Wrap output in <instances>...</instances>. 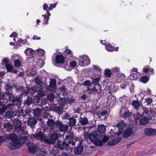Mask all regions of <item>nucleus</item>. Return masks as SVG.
<instances>
[{
	"label": "nucleus",
	"mask_w": 156,
	"mask_h": 156,
	"mask_svg": "<svg viewBox=\"0 0 156 156\" xmlns=\"http://www.w3.org/2000/svg\"><path fill=\"white\" fill-rule=\"evenodd\" d=\"M38 55L40 56L43 55L44 54V51L42 49H40L37 50Z\"/></svg>",
	"instance_id": "bf43d9fd"
},
{
	"label": "nucleus",
	"mask_w": 156,
	"mask_h": 156,
	"mask_svg": "<svg viewBox=\"0 0 156 156\" xmlns=\"http://www.w3.org/2000/svg\"><path fill=\"white\" fill-rule=\"evenodd\" d=\"M148 119L145 117L142 118L140 120V123L142 125H144L148 122Z\"/></svg>",
	"instance_id": "58836bf2"
},
{
	"label": "nucleus",
	"mask_w": 156,
	"mask_h": 156,
	"mask_svg": "<svg viewBox=\"0 0 156 156\" xmlns=\"http://www.w3.org/2000/svg\"><path fill=\"white\" fill-rule=\"evenodd\" d=\"M14 113L11 111H7L5 114V117L7 119H10L11 118L12 116H13Z\"/></svg>",
	"instance_id": "2f4dec72"
},
{
	"label": "nucleus",
	"mask_w": 156,
	"mask_h": 156,
	"mask_svg": "<svg viewBox=\"0 0 156 156\" xmlns=\"http://www.w3.org/2000/svg\"><path fill=\"white\" fill-rule=\"evenodd\" d=\"M27 145L29 151L31 153H35L39 149V147L37 145L33 143H29Z\"/></svg>",
	"instance_id": "39448f33"
},
{
	"label": "nucleus",
	"mask_w": 156,
	"mask_h": 156,
	"mask_svg": "<svg viewBox=\"0 0 156 156\" xmlns=\"http://www.w3.org/2000/svg\"><path fill=\"white\" fill-rule=\"evenodd\" d=\"M22 144L18 142V141H12L9 143L8 147L11 149H14L20 147Z\"/></svg>",
	"instance_id": "6e6552de"
},
{
	"label": "nucleus",
	"mask_w": 156,
	"mask_h": 156,
	"mask_svg": "<svg viewBox=\"0 0 156 156\" xmlns=\"http://www.w3.org/2000/svg\"><path fill=\"white\" fill-rule=\"evenodd\" d=\"M18 138L17 136L13 133H12L9 135L8 137L9 139L12 140V141H18Z\"/></svg>",
	"instance_id": "c756f323"
},
{
	"label": "nucleus",
	"mask_w": 156,
	"mask_h": 156,
	"mask_svg": "<svg viewBox=\"0 0 156 156\" xmlns=\"http://www.w3.org/2000/svg\"><path fill=\"white\" fill-rule=\"evenodd\" d=\"M144 133L147 136H152L156 135V129L147 128L144 130Z\"/></svg>",
	"instance_id": "1a4fd4ad"
},
{
	"label": "nucleus",
	"mask_w": 156,
	"mask_h": 156,
	"mask_svg": "<svg viewBox=\"0 0 156 156\" xmlns=\"http://www.w3.org/2000/svg\"><path fill=\"white\" fill-rule=\"evenodd\" d=\"M105 48L108 51H112L115 50L114 48L109 44L105 45Z\"/></svg>",
	"instance_id": "ea45409f"
},
{
	"label": "nucleus",
	"mask_w": 156,
	"mask_h": 156,
	"mask_svg": "<svg viewBox=\"0 0 156 156\" xmlns=\"http://www.w3.org/2000/svg\"><path fill=\"white\" fill-rule=\"evenodd\" d=\"M149 77L147 76H144L141 77L140 79L141 81L144 83H147L149 80Z\"/></svg>",
	"instance_id": "37998d69"
},
{
	"label": "nucleus",
	"mask_w": 156,
	"mask_h": 156,
	"mask_svg": "<svg viewBox=\"0 0 156 156\" xmlns=\"http://www.w3.org/2000/svg\"><path fill=\"white\" fill-rule=\"evenodd\" d=\"M73 133L70 132L68 133L67 136H66V139L64 141L58 140L57 143V145L58 147L61 149H63L66 147V149L69 151V149L70 151L73 149V147L70 146V144L72 146H74L75 144L73 142L70 143V141L73 140Z\"/></svg>",
	"instance_id": "f257e3e1"
},
{
	"label": "nucleus",
	"mask_w": 156,
	"mask_h": 156,
	"mask_svg": "<svg viewBox=\"0 0 156 156\" xmlns=\"http://www.w3.org/2000/svg\"><path fill=\"white\" fill-rule=\"evenodd\" d=\"M79 121L82 125H86L88 122V119L86 117L80 118Z\"/></svg>",
	"instance_id": "bb28decb"
},
{
	"label": "nucleus",
	"mask_w": 156,
	"mask_h": 156,
	"mask_svg": "<svg viewBox=\"0 0 156 156\" xmlns=\"http://www.w3.org/2000/svg\"><path fill=\"white\" fill-rule=\"evenodd\" d=\"M126 123L123 121H120L116 125L119 130L123 129L125 127Z\"/></svg>",
	"instance_id": "a878e982"
},
{
	"label": "nucleus",
	"mask_w": 156,
	"mask_h": 156,
	"mask_svg": "<svg viewBox=\"0 0 156 156\" xmlns=\"http://www.w3.org/2000/svg\"><path fill=\"white\" fill-rule=\"evenodd\" d=\"M38 151V152L37 154V156H44L47 153L46 150L44 148H39Z\"/></svg>",
	"instance_id": "aec40b11"
},
{
	"label": "nucleus",
	"mask_w": 156,
	"mask_h": 156,
	"mask_svg": "<svg viewBox=\"0 0 156 156\" xmlns=\"http://www.w3.org/2000/svg\"><path fill=\"white\" fill-rule=\"evenodd\" d=\"M84 137L86 140H89L96 146H100L103 144V142L102 140V136L98 133L85 134Z\"/></svg>",
	"instance_id": "f03ea898"
},
{
	"label": "nucleus",
	"mask_w": 156,
	"mask_h": 156,
	"mask_svg": "<svg viewBox=\"0 0 156 156\" xmlns=\"http://www.w3.org/2000/svg\"><path fill=\"white\" fill-rule=\"evenodd\" d=\"M91 83L90 81L87 80L84 82L83 85L87 87H89L91 85Z\"/></svg>",
	"instance_id": "4d7b16f0"
},
{
	"label": "nucleus",
	"mask_w": 156,
	"mask_h": 156,
	"mask_svg": "<svg viewBox=\"0 0 156 156\" xmlns=\"http://www.w3.org/2000/svg\"><path fill=\"white\" fill-rule=\"evenodd\" d=\"M34 115L36 117H38L41 114V111L39 108H37L33 110Z\"/></svg>",
	"instance_id": "c9c22d12"
},
{
	"label": "nucleus",
	"mask_w": 156,
	"mask_h": 156,
	"mask_svg": "<svg viewBox=\"0 0 156 156\" xmlns=\"http://www.w3.org/2000/svg\"><path fill=\"white\" fill-rule=\"evenodd\" d=\"M13 117L15 119L21 120L23 121V110L20 111H17L16 113H14Z\"/></svg>",
	"instance_id": "0eeeda50"
},
{
	"label": "nucleus",
	"mask_w": 156,
	"mask_h": 156,
	"mask_svg": "<svg viewBox=\"0 0 156 156\" xmlns=\"http://www.w3.org/2000/svg\"><path fill=\"white\" fill-rule=\"evenodd\" d=\"M69 120L68 123L69 126L73 127L76 124V120L75 117L73 116L71 117Z\"/></svg>",
	"instance_id": "4be33fe9"
},
{
	"label": "nucleus",
	"mask_w": 156,
	"mask_h": 156,
	"mask_svg": "<svg viewBox=\"0 0 156 156\" xmlns=\"http://www.w3.org/2000/svg\"><path fill=\"white\" fill-rule=\"evenodd\" d=\"M79 62L80 65L81 66H85L90 63V60L87 55H83L80 57Z\"/></svg>",
	"instance_id": "20e7f679"
},
{
	"label": "nucleus",
	"mask_w": 156,
	"mask_h": 156,
	"mask_svg": "<svg viewBox=\"0 0 156 156\" xmlns=\"http://www.w3.org/2000/svg\"><path fill=\"white\" fill-rule=\"evenodd\" d=\"M42 16L44 18V23L45 24H47L48 23V20L49 18L48 17H47L46 15H43Z\"/></svg>",
	"instance_id": "6e6d98bb"
},
{
	"label": "nucleus",
	"mask_w": 156,
	"mask_h": 156,
	"mask_svg": "<svg viewBox=\"0 0 156 156\" xmlns=\"http://www.w3.org/2000/svg\"><path fill=\"white\" fill-rule=\"evenodd\" d=\"M65 53L67 55L71 56L72 54V52L69 49H67L66 50Z\"/></svg>",
	"instance_id": "338daca9"
},
{
	"label": "nucleus",
	"mask_w": 156,
	"mask_h": 156,
	"mask_svg": "<svg viewBox=\"0 0 156 156\" xmlns=\"http://www.w3.org/2000/svg\"><path fill=\"white\" fill-rule=\"evenodd\" d=\"M32 137L37 140H43L44 138V136L42 133H39L33 134Z\"/></svg>",
	"instance_id": "a211bd4d"
},
{
	"label": "nucleus",
	"mask_w": 156,
	"mask_h": 156,
	"mask_svg": "<svg viewBox=\"0 0 156 156\" xmlns=\"http://www.w3.org/2000/svg\"><path fill=\"white\" fill-rule=\"evenodd\" d=\"M13 87L12 84L9 83H5V88L7 92L11 91Z\"/></svg>",
	"instance_id": "b1692460"
},
{
	"label": "nucleus",
	"mask_w": 156,
	"mask_h": 156,
	"mask_svg": "<svg viewBox=\"0 0 156 156\" xmlns=\"http://www.w3.org/2000/svg\"><path fill=\"white\" fill-rule=\"evenodd\" d=\"M5 96L7 99H9L10 101H13L15 100L14 96L11 92H7L5 94Z\"/></svg>",
	"instance_id": "5701e85b"
},
{
	"label": "nucleus",
	"mask_w": 156,
	"mask_h": 156,
	"mask_svg": "<svg viewBox=\"0 0 156 156\" xmlns=\"http://www.w3.org/2000/svg\"><path fill=\"white\" fill-rule=\"evenodd\" d=\"M100 79V77H98L94 79H92V83L94 85H96L98 84V82Z\"/></svg>",
	"instance_id": "79ce46f5"
},
{
	"label": "nucleus",
	"mask_w": 156,
	"mask_h": 156,
	"mask_svg": "<svg viewBox=\"0 0 156 156\" xmlns=\"http://www.w3.org/2000/svg\"><path fill=\"white\" fill-rule=\"evenodd\" d=\"M50 137V139L52 140H56L58 138V137L57 135L54 134H51Z\"/></svg>",
	"instance_id": "3c124183"
},
{
	"label": "nucleus",
	"mask_w": 156,
	"mask_h": 156,
	"mask_svg": "<svg viewBox=\"0 0 156 156\" xmlns=\"http://www.w3.org/2000/svg\"><path fill=\"white\" fill-rule=\"evenodd\" d=\"M138 75L139 73L138 72H132L130 75V78L132 80H135L137 79Z\"/></svg>",
	"instance_id": "473e14b6"
},
{
	"label": "nucleus",
	"mask_w": 156,
	"mask_h": 156,
	"mask_svg": "<svg viewBox=\"0 0 156 156\" xmlns=\"http://www.w3.org/2000/svg\"><path fill=\"white\" fill-rule=\"evenodd\" d=\"M152 99L150 98H147L146 99L145 101L147 103V105H150L152 102Z\"/></svg>",
	"instance_id": "e2e57ef3"
},
{
	"label": "nucleus",
	"mask_w": 156,
	"mask_h": 156,
	"mask_svg": "<svg viewBox=\"0 0 156 156\" xmlns=\"http://www.w3.org/2000/svg\"><path fill=\"white\" fill-rule=\"evenodd\" d=\"M6 109V106L3 104L2 102L0 101V114H3Z\"/></svg>",
	"instance_id": "393cba45"
},
{
	"label": "nucleus",
	"mask_w": 156,
	"mask_h": 156,
	"mask_svg": "<svg viewBox=\"0 0 156 156\" xmlns=\"http://www.w3.org/2000/svg\"><path fill=\"white\" fill-rule=\"evenodd\" d=\"M19 41L20 43H21L22 44H27V41L26 39L22 40V39H20Z\"/></svg>",
	"instance_id": "0e129e2a"
},
{
	"label": "nucleus",
	"mask_w": 156,
	"mask_h": 156,
	"mask_svg": "<svg viewBox=\"0 0 156 156\" xmlns=\"http://www.w3.org/2000/svg\"><path fill=\"white\" fill-rule=\"evenodd\" d=\"M22 120L20 119H15L13 122V125L16 128H20L21 125Z\"/></svg>",
	"instance_id": "412c9836"
},
{
	"label": "nucleus",
	"mask_w": 156,
	"mask_h": 156,
	"mask_svg": "<svg viewBox=\"0 0 156 156\" xmlns=\"http://www.w3.org/2000/svg\"><path fill=\"white\" fill-rule=\"evenodd\" d=\"M48 5L45 3L44 5L43 6V9L44 10H45L46 11H49L48 10Z\"/></svg>",
	"instance_id": "774afa93"
},
{
	"label": "nucleus",
	"mask_w": 156,
	"mask_h": 156,
	"mask_svg": "<svg viewBox=\"0 0 156 156\" xmlns=\"http://www.w3.org/2000/svg\"><path fill=\"white\" fill-rule=\"evenodd\" d=\"M108 113L107 111H103L101 112L100 113H99L98 115L99 116H104L106 115Z\"/></svg>",
	"instance_id": "69168bd1"
},
{
	"label": "nucleus",
	"mask_w": 156,
	"mask_h": 156,
	"mask_svg": "<svg viewBox=\"0 0 156 156\" xmlns=\"http://www.w3.org/2000/svg\"><path fill=\"white\" fill-rule=\"evenodd\" d=\"M122 139L121 137H119L110 140L107 143L108 146H112L115 144L121 141Z\"/></svg>",
	"instance_id": "9b49d317"
},
{
	"label": "nucleus",
	"mask_w": 156,
	"mask_h": 156,
	"mask_svg": "<svg viewBox=\"0 0 156 156\" xmlns=\"http://www.w3.org/2000/svg\"><path fill=\"white\" fill-rule=\"evenodd\" d=\"M57 4L56 3L50 4L48 8V10L50 11L53 8H55L56 7Z\"/></svg>",
	"instance_id": "052dcab7"
},
{
	"label": "nucleus",
	"mask_w": 156,
	"mask_h": 156,
	"mask_svg": "<svg viewBox=\"0 0 156 156\" xmlns=\"http://www.w3.org/2000/svg\"><path fill=\"white\" fill-rule=\"evenodd\" d=\"M83 146L80 145L77 146L74 150V153L76 155H78L80 154L83 150Z\"/></svg>",
	"instance_id": "f8f14e48"
},
{
	"label": "nucleus",
	"mask_w": 156,
	"mask_h": 156,
	"mask_svg": "<svg viewBox=\"0 0 156 156\" xmlns=\"http://www.w3.org/2000/svg\"><path fill=\"white\" fill-rule=\"evenodd\" d=\"M24 52L28 58H31L34 53L33 50L30 48H27L24 51Z\"/></svg>",
	"instance_id": "ddd939ff"
},
{
	"label": "nucleus",
	"mask_w": 156,
	"mask_h": 156,
	"mask_svg": "<svg viewBox=\"0 0 156 156\" xmlns=\"http://www.w3.org/2000/svg\"><path fill=\"white\" fill-rule=\"evenodd\" d=\"M132 105L133 106L135 109H138L140 106V103L138 100H133L132 102Z\"/></svg>",
	"instance_id": "c85d7f7f"
},
{
	"label": "nucleus",
	"mask_w": 156,
	"mask_h": 156,
	"mask_svg": "<svg viewBox=\"0 0 156 156\" xmlns=\"http://www.w3.org/2000/svg\"><path fill=\"white\" fill-rule=\"evenodd\" d=\"M125 75L122 73H118L116 74L115 78L117 82L120 83L125 79Z\"/></svg>",
	"instance_id": "9d476101"
},
{
	"label": "nucleus",
	"mask_w": 156,
	"mask_h": 156,
	"mask_svg": "<svg viewBox=\"0 0 156 156\" xmlns=\"http://www.w3.org/2000/svg\"><path fill=\"white\" fill-rule=\"evenodd\" d=\"M68 100H66L65 98H62L59 101V104L63 106L66 104L67 101Z\"/></svg>",
	"instance_id": "c03bdc74"
},
{
	"label": "nucleus",
	"mask_w": 156,
	"mask_h": 156,
	"mask_svg": "<svg viewBox=\"0 0 156 156\" xmlns=\"http://www.w3.org/2000/svg\"><path fill=\"white\" fill-rule=\"evenodd\" d=\"M33 101L32 98L28 97V99L25 101V104L27 105H30L33 103Z\"/></svg>",
	"instance_id": "a18cd8bd"
},
{
	"label": "nucleus",
	"mask_w": 156,
	"mask_h": 156,
	"mask_svg": "<svg viewBox=\"0 0 156 156\" xmlns=\"http://www.w3.org/2000/svg\"><path fill=\"white\" fill-rule=\"evenodd\" d=\"M70 66L71 67H74L76 65V63L75 61H72L69 62Z\"/></svg>",
	"instance_id": "680f3d73"
},
{
	"label": "nucleus",
	"mask_w": 156,
	"mask_h": 156,
	"mask_svg": "<svg viewBox=\"0 0 156 156\" xmlns=\"http://www.w3.org/2000/svg\"><path fill=\"white\" fill-rule=\"evenodd\" d=\"M37 65L40 67H42L44 64V61L41 59H39L37 61Z\"/></svg>",
	"instance_id": "4c0bfd02"
},
{
	"label": "nucleus",
	"mask_w": 156,
	"mask_h": 156,
	"mask_svg": "<svg viewBox=\"0 0 156 156\" xmlns=\"http://www.w3.org/2000/svg\"><path fill=\"white\" fill-rule=\"evenodd\" d=\"M43 140L44 142L48 144H53V141L50 139L44 138V137Z\"/></svg>",
	"instance_id": "603ef678"
},
{
	"label": "nucleus",
	"mask_w": 156,
	"mask_h": 156,
	"mask_svg": "<svg viewBox=\"0 0 156 156\" xmlns=\"http://www.w3.org/2000/svg\"><path fill=\"white\" fill-rule=\"evenodd\" d=\"M6 68L8 72H11L13 69V67L12 66L9 64H7L6 66Z\"/></svg>",
	"instance_id": "de8ad7c7"
},
{
	"label": "nucleus",
	"mask_w": 156,
	"mask_h": 156,
	"mask_svg": "<svg viewBox=\"0 0 156 156\" xmlns=\"http://www.w3.org/2000/svg\"><path fill=\"white\" fill-rule=\"evenodd\" d=\"M56 127H58L59 130L62 132L66 131L68 129V126L66 125L62 124L60 121H57L55 123Z\"/></svg>",
	"instance_id": "423d86ee"
},
{
	"label": "nucleus",
	"mask_w": 156,
	"mask_h": 156,
	"mask_svg": "<svg viewBox=\"0 0 156 156\" xmlns=\"http://www.w3.org/2000/svg\"><path fill=\"white\" fill-rule=\"evenodd\" d=\"M54 109L55 111L59 114H61L63 112V108L61 106L55 107Z\"/></svg>",
	"instance_id": "7c9ffc66"
},
{
	"label": "nucleus",
	"mask_w": 156,
	"mask_h": 156,
	"mask_svg": "<svg viewBox=\"0 0 156 156\" xmlns=\"http://www.w3.org/2000/svg\"><path fill=\"white\" fill-rule=\"evenodd\" d=\"M131 113L128 109V111H126V112L122 115L124 118H126L129 117L131 116Z\"/></svg>",
	"instance_id": "8fccbe9b"
},
{
	"label": "nucleus",
	"mask_w": 156,
	"mask_h": 156,
	"mask_svg": "<svg viewBox=\"0 0 156 156\" xmlns=\"http://www.w3.org/2000/svg\"><path fill=\"white\" fill-rule=\"evenodd\" d=\"M37 122V119L35 118H32L28 121V125L31 126L33 127L34 126L35 124Z\"/></svg>",
	"instance_id": "6ab92c4d"
},
{
	"label": "nucleus",
	"mask_w": 156,
	"mask_h": 156,
	"mask_svg": "<svg viewBox=\"0 0 156 156\" xmlns=\"http://www.w3.org/2000/svg\"><path fill=\"white\" fill-rule=\"evenodd\" d=\"M21 58L20 57L19 59L17 60H16L14 61V65L16 67H19L21 66V61L20 60Z\"/></svg>",
	"instance_id": "e433bc0d"
},
{
	"label": "nucleus",
	"mask_w": 156,
	"mask_h": 156,
	"mask_svg": "<svg viewBox=\"0 0 156 156\" xmlns=\"http://www.w3.org/2000/svg\"><path fill=\"white\" fill-rule=\"evenodd\" d=\"M104 74L107 77H110L111 76V71L110 69H105L104 72Z\"/></svg>",
	"instance_id": "a19ab883"
},
{
	"label": "nucleus",
	"mask_w": 156,
	"mask_h": 156,
	"mask_svg": "<svg viewBox=\"0 0 156 156\" xmlns=\"http://www.w3.org/2000/svg\"><path fill=\"white\" fill-rule=\"evenodd\" d=\"M56 81L54 79H51L50 84V88H52L53 89H55L56 87Z\"/></svg>",
	"instance_id": "f704fd0d"
},
{
	"label": "nucleus",
	"mask_w": 156,
	"mask_h": 156,
	"mask_svg": "<svg viewBox=\"0 0 156 156\" xmlns=\"http://www.w3.org/2000/svg\"><path fill=\"white\" fill-rule=\"evenodd\" d=\"M116 101L115 97L112 95H110L108 97L107 102L108 104L112 105H113Z\"/></svg>",
	"instance_id": "4468645a"
},
{
	"label": "nucleus",
	"mask_w": 156,
	"mask_h": 156,
	"mask_svg": "<svg viewBox=\"0 0 156 156\" xmlns=\"http://www.w3.org/2000/svg\"><path fill=\"white\" fill-rule=\"evenodd\" d=\"M143 71L145 73H148L152 75L154 74V70L153 69L150 67H146L144 68Z\"/></svg>",
	"instance_id": "cd10ccee"
},
{
	"label": "nucleus",
	"mask_w": 156,
	"mask_h": 156,
	"mask_svg": "<svg viewBox=\"0 0 156 156\" xmlns=\"http://www.w3.org/2000/svg\"><path fill=\"white\" fill-rule=\"evenodd\" d=\"M64 57L61 55H57L55 58L56 61L55 65L56 66L62 67H66L68 65L67 63L64 61Z\"/></svg>",
	"instance_id": "7ed1b4c3"
},
{
	"label": "nucleus",
	"mask_w": 156,
	"mask_h": 156,
	"mask_svg": "<svg viewBox=\"0 0 156 156\" xmlns=\"http://www.w3.org/2000/svg\"><path fill=\"white\" fill-rule=\"evenodd\" d=\"M63 118L65 119L69 120L71 118L70 115L68 113H65L63 114Z\"/></svg>",
	"instance_id": "864d4df0"
},
{
	"label": "nucleus",
	"mask_w": 156,
	"mask_h": 156,
	"mask_svg": "<svg viewBox=\"0 0 156 156\" xmlns=\"http://www.w3.org/2000/svg\"><path fill=\"white\" fill-rule=\"evenodd\" d=\"M133 133V131L132 129H129L125 131L123 134V136L124 138H127Z\"/></svg>",
	"instance_id": "dca6fc26"
},
{
	"label": "nucleus",
	"mask_w": 156,
	"mask_h": 156,
	"mask_svg": "<svg viewBox=\"0 0 156 156\" xmlns=\"http://www.w3.org/2000/svg\"><path fill=\"white\" fill-rule=\"evenodd\" d=\"M55 98V96L52 93L48 94L47 96V98L49 100H52Z\"/></svg>",
	"instance_id": "13d9d810"
},
{
	"label": "nucleus",
	"mask_w": 156,
	"mask_h": 156,
	"mask_svg": "<svg viewBox=\"0 0 156 156\" xmlns=\"http://www.w3.org/2000/svg\"><path fill=\"white\" fill-rule=\"evenodd\" d=\"M20 139V140H22L23 142L24 143L28 140L27 137L26 136H23L22 137L21 135L19 136Z\"/></svg>",
	"instance_id": "5fc2aeb1"
},
{
	"label": "nucleus",
	"mask_w": 156,
	"mask_h": 156,
	"mask_svg": "<svg viewBox=\"0 0 156 156\" xmlns=\"http://www.w3.org/2000/svg\"><path fill=\"white\" fill-rule=\"evenodd\" d=\"M42 80V79L38 76H37L35 80L36 83L37 84H40L41 83Z\"/></svg>",
	"instance_id": "09e8293b"
},
{
	"label": "nucleus",
	"mask_w": 156,
	"mask_h": 156,
	"mask_svg": "<svg viewBox=\"0 0 156 156\" xmlns=\"http://www.w3.org/2000/svg\"><path fill=\"white\" fill-rule=\"evenodd\" d=\"M128 109L126 108L125 107H122L120 110V113L121 115H123L126 112L128 111Z\"/></svg>",
	"instance_id": "49530a36"
},
{
	"label": "nucleus",
	"mask_w": 156,
	"mask_h": 156,
	"mask_svg": "<svg viewBox=\"0 0 156 156\" xmlns=\"http://www.w3.org/2000/svg\"><path fill=\"white\" fill-rule=\"evenodd\" d=\"M47 122V125L50 128V129L51 130H54L55 129L54 126L55 124V121L52 119H48Z\"/></svg>",
	"instance_id": "f3484780"
},
{
	"label": "nucleus",
	"mask_w": 156,
	"mask_h": 156,
	"mask_svg": "<svg viewBox=\"0 0 156 156\" xmlns=\"http://www.w3.org/2000/svg\"><path fill=\"white\" fill-rule=\"evenodd\" d=\"M98 131L94 132V133H98L99 134L101 135V133H105V127L103 125H100L98 126Z\"/></svg>",
	"instance_id": "2eb2a0df"
},
{
	"label": "nucleus",
	"mask_w": 156,
	"mask_h": 156,
	"mask_svg": "<svg viewBox=\"0 0 156 156\" xmlns=\"http://www.w3.org/2000/svg\"><path fill=\"white\" fill-rule=\"evenodd\" d=\"M96 87H93L90 89H89V90H90L92 93H99L101 91V87H99L98 89H96Z\"/></svg>",
	"instance_id": "72a5a7b5"
}]
</instances>
